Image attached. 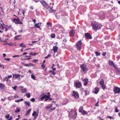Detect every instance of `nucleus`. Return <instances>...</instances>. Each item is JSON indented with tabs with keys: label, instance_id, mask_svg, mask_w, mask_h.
Listing matches in <instances>:
<instances>
[{
	"label": "nucleus",
	"instance_id": "f257e3e1",
	"mask_svg": "<svg viewBox=\"0 0 120 120\" xmlns=\"http://www.w3.org/2000/svg\"><path fill=\"white\" fill-rule=\"evenodd\" d=\"M92 22L91 24V25L93 26V29L94 30H98L100 29L102 25L99 24V23H94Z\"/></svg>",
	"mask_w": 120,
	"mask_h": 120
},
{
	"label": "nucleus",
	"instance_id": "f03ea898",
	"mask_svg": "<svg viewBox=\"0 0 120 120\" xmlns=\"http://www.w3.org/2000/svg\"><path fill=\"white\" fill-rule=\"evenodd\" d=\"M70 114L69 116L73 117H72V118L75 119L76 117L77 113L75 111H71L70 113Z\"/></svg>",
	"mask_w": 120,
	"mask_h": 120
},
{
	"label": "nucleus",
	"instance_id": "7ed1b4c3",
	"mask_svg": "<svg viewBox=\"0 0 120 120\" xmlns=\"http://www.w3.org/2000/svg\"><path fill=\"white\" fill-rule=\"evenodd\" d=\"M73 93L72 96L74 98L76 99L79 98V94L77 92L73 91Z\"/></svg>",
	"mask_w": 120,
	"mask_h": 120
},
{
	"label": "nucleus",
	"instance_id": "20e7f679",
	"mask_svg": "<svg viewBox=\"0 0 120 120\" xmlns=\"http://www.w3.org/2000/svg\"><path fill=\"white\" fill-rule=\"evenodd\" d=\"M80 67L83 71H87L88 70L86 65L85 64H83L81 65Z\"/></svg>",
	"mask_w": 120,
	"mask_h": 120
},
{
	"label": "nucleus",
	"instance_id": "39448f33",
	"mask_svg": "<svg viewBox=\"0 0 120 120\" xmlns=\"http://www.w3.org/2000/svg\"><path fill=\"white\" fill-rule=\"evenodd\" d=\"M82 44L81 41L80 40L78 41L76 45L77 49L79 50H80L81 49Z\"/></svg>",
	"mask_w": 120,
	"mask_h": 120
},
{
	"label": "nucleus",
	"instance_id": "423d86ee",
	"mask_svg": "<svg viewBox=\"0 0 120 120\" xmlns=\"http://www.w3.org/2000/svg\"><path fill=\"white\" fill-rule=\"evenodd\" d=\"M102 88L104 90L106 88V86L104 84L103 80L101 79L99 82Z\"/></svg>",
	"mask_w": 120,
	"mask_h": 120
},
{
	"label": "nucleus",
	"instance_id": "0eeeda50",
	"mask_svg": "<svg viewBox=\"0 0 120 120\" xmlns=\"http://www.w3.org/2000/svg\"><path fill=\"white\" fill-rule=\"evenodd\" d=\"M114 91L115 93H119L120 92V88L117 86H114Z\"/></svg>",
	"mask_w": 120,
	"mask_h": 120
},
{
	"label": "nucleus",
	"instance_id": "6e6552de",
	"mask_svg": "<svg viewBox=\"0 0 120 120\" xmlns=\"http://www.w3.org/2000/svg\"><path fill=\"white\" fill-rule=\"evenodd\" d=\"M75 86L76 88H78L81 87L82 84L80 82H79L76 83L75 84Z\"/></svg>",
	"mask_w": 120,
	"mask_h": 120
},
{
	"label": "nucleus",
	"instance_id": "1a4fd4ad",
	"mask_svg": "<svg viewBox=\"0 0 120 120\" xmlns=\"http://www.w3.org/2000/svg\"><path fill=\"white\" fill-rule=\"evenodd\" d=\"M85 36V38L88 39H91L92 38L91 36L88 33H86Z\"/></svg>",
	"mask_w": 120,
	"mask_h": 120
},
{
	"label": "nucleus",
	"instance_id": "9d476101",
	"mask_svg": "<svg viewBox=\"0 0 120 120\" xmlns=\"http://www.w3.org/2000/svg\"><path fill=\"white\" fill-rule=\"evenodd\" d=\"M75 31L74 30H71L70 31V35L72 37H74L75 36Z\"/></svg>",
	"mask_w": 120,
	"mask_h": 120
},
{
	"label": "nucleus",
	"instance_id": "9b49d317",
	"mask_svg": "<svg viewBox=\"0 0 120 120\" xmlns=\"http://www.w3.org/2000/svg\"><path fill=\"white\" fill-rule=\"evenodd\" d=\"M13 21L16 24H19V21H20L18 18L17 19H13Z\"/></svg>",
	"mask_w": 120,
	"mask_h": 120
},
{
	"label": "nucleus",
	"instance_id": "f8f14e48",
	"mask_svg": "<svg viewBox=\"0 0 120 120\" xmlns=\"http://www.w3.org/2000/svg\"><path fill=\"white\" fill-rule=\"evenodd\" d=\"M58 47L57 46H54L53 48V50L55 52L57 51L58 50Z\"/></svg>",
	"mask_w": 120,
	"mask_h": 120
},
{
	"label": "nucleus",
	"instance_id": "ddd939ff",
	"mask_svg": "<svg viewBox=\"0 0 120 120\" xmlns=\"http://www.w3.org/2000/svg\"><path fill=\"white\" fill-rule=\"evenodd\" d=\"M5 86L4 84L0 83V89H4Z\"/></svg>",
	"mask_w": 120,
	"mask_h": 120
},
{
	"label": "nucleus",
	"instance_id": "4468645a",
	"mask_svg": "<svg viewBox=\"0 0 120 120\" xmlns=\"http://www.w3.org/2000/svg\"><path fill=\"white\" fill-rule=\"evenodd\" d=\"M13 78L15 77L16 79H17L20 76V75L19 74H13Z\"/></svg>",
	"mask_w": 120,
	"mask_h": 120
},
{
	"label": "nucleus",
	"instance_id": "2eb2a0df",
	"mask_svg": "<svg viewBox=\"0 0 120 120\" xmlns=\"http://www.w3.org/2000/svg\"><path fill=\"white\" fill-rule=\"evenodd\" d=\"M30 101H26L24 103L25 104H26L28 106H30Z\"/></svg>",
	"mask_w": 120,
	"mask_h": 120
},
{
	"label": "nucleus",
	"instance_id": "dca6fc26",
	"mask_svg": "<svg viewBox=\"0 0 120 120\" xmlns=\"http://www.w3.org/2000/svg\"><path fill=\"white\" fill-rule=\"evenodd\" d=\"M99 89L98 87H97L95 88V93L97 94L99 92Z\"/></svg>",
	"mask_w": 120,
	"mask_h": 120
},
{
	"label": "nucleus",
	"instance_id": "f3484780",
	"mask_svg": "<svg viewBox=\"0 0 120 120\" xmlns=\"http://www.w3.org/2000/svg\"><path fill=\"white\" fill-rule=\"evenodd\" d=\"M27 89L26 88H24L21 90V91L22 93H24L27 92Z\"/></svg>",
	"mask_w": 120,
	"mask_h": 120
},
{
	"label": "nucleus",
	"instance_id": "a211bd4d",
	"mask_svg": "<svg viewBox=\"0 0 120 120\" xmlns=\"http://www.w3.org/2000/svg\"><path fill=\"white\" fill-rule=\"evenodd\" d=\"M31 110V109H29V110L26 111V113L25 114L26 116H27L29 114Z\"/></svg>",
	"mask_w": 120,
	"mask_h": 120
},
{
	"label": "nucleus",
	"instance_id": "6ab92c4d",
	"mask_svg": "<svg viewBox=\"0 0 120 120\" xmlns=\"http://www.w3.org/2000/svg\"><path fill=\"white\" fill-rule=\"evenodd\" d=\"M81 113H82V114L87 115L88 114V113L87 112L84 111V110H83V111Z\"/></svg>",
	"mask_w": 120,
	"mask_h": 120
},
{
	"label": "nucleus",
	"instance_id": "aec40b11",
	"mask_svg": "<svg viewBox=\"0 0 120 120\" xmlns=\"http://www.w3.org/2000/svg\"><path fill=\"white\" fill-rule=\"evenodd\" d=\"M83 107H80L79 109V111L80 112H82L83 111Z\"/></svg>",
	"mask_w": 120,
	"mask_h": 120
},
{
	"label": "nucleus",
	"instance_id": "412c9836",
	"mask_svg": "<svg viewBox=\"0 0 120 120\" xmlns=\"http://www.w3.org/2000/svg\"><path fill=\"white\" fill-rule=\"evenodd\" d=\"M16 110L15 111V113H18L20 111V109L18 108L17 107H16Z\"/></svg>",
	"mask_w": 120,
	"mask_h": 120
},
{
	"label": "nucleus",
	"instance_id": "4be33fe9",
	"mask_svg": "<svg viewBox=\"0 0 120 120\" xmlns=\"http://www.w3.org/2000/svg\"><path fill=\"white\" fill-rule=\"evenodd\" d=\"M46 96H45V101H46L49 98V96H48L47 95H45Z\"/></svg>",
	"mask_w": 120,
	"mask_h": 120
},
{
	"label": "nucleus",
	"instance_id": "5701e85b",
	"mask_svg": "<svg viewBox=\"0 0 120 120\" xmlns=\"http://www.w3.org/2000/svg\"><path fill=\"white\" fill-rule=\"evenodd\" d=\"M109 64L111 66H112V65L113 66L114 65L113 64V62L112 61H109Z\"/></svg>",
	"mask_w": 120,
	"mask_h": 120
},
{
	"label": "nucleus",
	"instance_id": "b1692460",
	"mask_svg": "<svg viewBox=\"0 0 120 120\" xmlns=\"http://www.w3.org/2000/svg\"><path fill=\"white\" fill-rule=\"evenodd\" d=\"M45 95H44L43 96L40 97V100L41 101H42L43 100L44 98H45V96H46Z\"/></svg>",
	"mask_w": 120,
	"mask_h": 120
},
{
	"label": "nucleus",
	"instance_id": "393cba45",
	"mask_svg": "<svg viewBox=\"0 0 120 120\" xmlns=\"http://www.w3.org/2000/svg\"><path fill=\"white\" fill-rule=\"evenodd\" d=\"M31 78L34 80H35V77L34 75L32 74L31 75Z\"/></svg>",
	"mask_w": 120,
	"mask_h": 120
},
{
	"label": "nucleus",
	"instance_id": "a878e982",
	"mask_svg": "<svg viewBox=\"0 0 120 120\" xmlns=\"http://www.w3.org/2000/svg\"><path fill=\"white\" fill-rule=\"evenodd\" d=\"M38 24H38V23L34 25V26H35V27H36V28H40V27L38 25Z\"/></svg>",
	"mask_w": 120,
	"mask_h": 120
},
{
	"label": "nucleus",
	"instance_id": "bb28decb",
	"mask_svg": "<svg viewBox=\"0 0 120 120\" xmlns=\"http://www.w3.org/2000/svg\"><path fill=\"white\" fill-rule=\"evenodd\" d=\"M38 114L34 116V117L33 118V120H35L36 118H37L38 115Z\"/></svg>",
	"mask_w": 120,
	"mask_h": 120
},
{
	"label": "nucleus",
	"instance_id": "cd10ccee",
	"mask_svg": "<svg viewBox=\"0 0 120 120\" xmlns=\"http://www.w3.org/2000/svg\"><path fill=\"white\" fill-rule=\"evenodd\" d=\"M23 99L22 98L20 99H19L17 100H15V102H19L20 101H23Z\"/></svg>",
	"mask_w": 120,
	"mask_h": 120
},
{
	"label": "nucleus",
	"instance_id": "c85d7f7f",
	"mask_svg": "<svg viewBox=\"0 0 120 120\" xmlns=\"http://www.w3.org/2000/svg\"><path fill=\"white\" fill-rule=\"evenodd\" d=\"M26 96L28 98H29L30 97V93H27L26 94Z\"/></svg>",
	"mask_w": 120,
	"mask_h": 120
},
{
	"label": "nucleus",
	"instance_id": "c756f323",
	"mask_svg": "<svg viewBox=\"0 0 120 120\" xmlns=\"http://www.w3.org/2000/svg\"><path fill=\"white\" fill-rule=\"evenodd\" d=\"M49 72L51 73L53 75H55L56 74L55 72L52 71H49Z\"/></svg>",
	"mask_w": 120,
	"mask_h": 120
},
{
	"label": "nucleus",
	"instance_id": "7c9ffc66",
	"mask_svg": "<svg viewBox=\"0 0 120 120\" xmlns=\"http://www.w3.org/2000/svg\"><path fill=\"white\" fill-rule=\"evenodd\" d=\"M118 108L116 107L115 110V112H119V110L117 109Z\"/></svg>",
	"mask_w": 120,
	"mask_h": 120
},
{
	"label": "nucleus",
	"instance_id": "2f4dec72",
	"mask_svg": "<svg viewBox=\"0 0 120 120\" xmlns=\"http://www.w3.org/2000/svg\"><path fill=\"white\" fill-rule=\"evenodd\" d=\"M51 36L52 38H53L55 37V35L53 33L51 34Z\"/></svg>",
	"mask_w": 120,
	"mask_h": 120
},
{
	"label": "nucleus",
	"instance_id": "473e14b6",
	"mask_svg": "<svg viewBox=\"0 0 120 120\" xmlns=\"http://www.w3.org/2000/svg\"><path fill=\"white\" fill-rule=\"evenodd\" d=\"M52 105H49L46 107V109H49L50 108H51L52 107Z\"/></svg>",
	"mask_w": 120,
	"mask_h": 120
},
{
	"label": "nucleus",
	"instance_id": "72a5a7b5",
	"mask_svg": "<svg viewBox=\"0 0 120 120\" xmlns=\"http://www.w3.org/2000/svg\"><path fill=\"white\" fill-rule=\"evenodd\" d=\"M95 53L96 56L99 55L100 54L97 52H95Z\"/></svg>",
	"mask_w": 120,
	"mask_h": 120
},
{
	"label": "nucleus",
	"instance_id": "f704fd0d",
	"mask_svg": "<svg viewBox=\"0 0 120 120\" xmlns=\"http://www.w3.org/2000/svg\"><path fill=\"white\" fill-rule=\"evenodd\" d=\"M36 112L35 111H34L33 113L32 114V115L33 116H34L35 115H36Z\"/></svg>",
	"mask_w": 120,
	"mask_h": 120
},
{
	"label": "nucleus",
	"instance_id": "c9c22d12",
	"mask_svg": "<svg viewBox=\"0 0 120 120\" xmlns=\"http://www.w3.org/2000/svg\"><path fill=\"white\" fill-rule=\"evenodd\" d=\"M9 116H10L8 114L7 115H5V117L6 118L8 119L9 118Z\"/></svg>",
	"mask_w": 120,
	"mask_h": 120
},
{
	"label": "nucleus",
	"instance_id": "e433bc0d",
	"mask_svg": "<svg viewBox=\"0 0 120 120\" xmlns=\"http://www.w3.org/2000/svg\"><path fill=\"white\" fill-rule=\"evenodd\" d=\"M88 80V79L86 78V79H84L83 80V81L84 82H87Z\"/></svg>",
	"mask_w": 120,
	"mask_h": 120
},
{
	"label": "nucleus",
	"instance_id": "4c0bfd02",
	"mask_svg": "<svg viewBox=\"0 0 120 120\" xmlns=\"http://www.w3.org/2000/svg\"><path fill=\"white\" fill-rule=\"evenodd\" d=\"M29 54L30 55H31L33 56H34L35 55L37 54V53H34L33 54L32 52H31Z\"/></svg>",
	"mask_w": 120,
	"mask_h": 120
},
{
	"label": "nucleus",
	"instance_id": "58836bf2",
	"mask_svg": "<svg viewBox=\"0 0 120 120\" xmlns=\"http://www.w3.org/2000/svg\"><path fill=\"white\" fill-rule=\"evenodd\" d=\"M21 37V36L20 35H18L15 37V39H18V38H17V37Z\"/></svg>",
	"mask_w": 120,
	"mask_h": 120
},
{
	"label": "nucleus",
	"instance_id": "ea45409f",
	"mask_svg": "<svg viewBox=\"0 0 120 120\" xmlns=\"http://www.w3.org/2000/svg\"><path fill=\"white\" fill-rule=\"evenodd\" d=\"M41 67H42V68L43 69H44L45 68V65H44V64H42L41 65Z\"/></svg>",
	"mask_w": 120,
	"mask_h": 120
},
{
	"label": "nucleus",
	"instance_id": "a19ab883",
	"mask_svg": "<svg viewBox=\"0 0 120 120\" xmlns=\"http://www.w3.org/2000/svg\"><path fill=\"white\" fill-rule=\"evenodd\" d=\"M30 101L32 102H34L35 101V99L34 98H32L30 100Z\"/></svg>",
	"mask_w": 120,
	"mask_h": 120
},
{
	"label": "nucleus",
	"instance_id": "79ce46f5",
	"mask_svg": "<svg viewBox=\"0 0 120 120\" xmlns=\"http://www.w3.org/2000/svg\"><path fill=\"white\" fill-rule=\"evenodd\" d=\"M3 42L4 43V44L3 45H6L7 44V41L6 40L4 41Z\"/></svg>",
	"mask_w": 120,
	"mask_h": 120
},
{
	"label": "nucleus",
	"instance_id": "37998d69",
	"mask_svg": "<svg viewBox=\"0 0 120 120\" xmlns=\"http://www.w3.org/2000/svg\"><path fill=\"white\" fill-rule=\"evenodd\" d=\"M17 88V86H15L14 87H12V88L15 90H16V88Z\"/></svg>",
	"mask_w": 120,
	"mask_h": 120
},
{
	"label": "nucleus",
	"instance_id": "c03bdc74",
	"mask_svg": "<svg viewBox=\"0 0 120 120\" xmlns=\"http://www.w3.org/2000/svg\"><path fill=\"white\" fill-rule=\"evenodd\" d=\"M3 25H4V24H3ZM3 24H1V26L2 27V30H3L5 28L4 27H3Z\"/></svg>",
	"mask_w": 120,
	"mask_h": 120
},
{
	"label": "nucleus",
	"instance_id": "a18cd8bd",
	"mask_svg": "<svg viewBox=\"0 0 120 120\" xmlns=\"http://www.w3.org/2000/svg\"><path fill=\"white\" fill-rule=\"evenodd\" d=\"M14 97L15 98H19V97L18 96H17V95L15 94L14 95Z\"/></svg>",
	"mask_w": 120,
	"mask_h": 120
},
{
	"label": "nucleus",
	"instance_id": "49530a36",
	"mask_svg": "<svg viewBox=\"0 0 120 120\" xmlns=\"http://www.w3.org/2000/svg\"><path fill=\"white\" fill-rule=\"evenodd\" d=\"M47 25H50V26H52V24L51 23H50L49 22H47Z\"/></svg>",
	"mask_w": 120,
	"mask_h": 120
},
{
	"label": "nucleus",
	"instance_id": "de8ad7c7",
	"mask_svg": "<svg viewBox=\"0 0 120 120\" xmlns=\"http://www.w3.org/2000/svg\"><path fill=\"white\" fill-rule=\"evenodd\" d=\"M19 55H14L12 56L13 57H19Z\"/></svg>",
	"mask_w": 120,
	"mask_h": 120
},
{
	"label": "nucleus",
	"instance_id": "09e8293b",
	"mask_svg": "<svg viewBox=\"0 0 120 120\" xmlns=\"http://www.w3.org/2000/svg\"><path fill=\"white\" fill-rule=\"evenodd\" d=\"M87 83L88 82H84V85L86 86L87 85Z\"/></svg>",
	"mask_w": 120,
	"mask_h": 120
},
{
	"label": "nucleus",
	"instance_id": "8fccbe9b",
	"mask_svg": "<svg viewBox=\"0 0 120 120\" xmlns=\"http://www.w3.org/2000/svg\"><path fill=\"white\" fill-rule=\"evenodd\" d=\"M38 59H37V60L34 59V60H33V62H34V63H35L36 62V61H38Z\"/></svg>",
	"mask_w": 120,
	"mask_h": 120
},
{
	"label": "nucleus",
	"instance_id": "3c124183",
	"mask_svg": "<svg viewBox=\"0 0 120 120\" xmlns=\"http://www.w3.org/2000/svg\"><path fill=\"white\" fill-rule=\"evenodd\" d=\"M85 93L86 95H87L89 94V92H87V90H85Z\"/></svg>",
	"mask_w": 120,
	"mask_h": 120
},
{
	"label": "nucleus",
	"instance_id": "603ef678",
	"mask_svg": "<svg viewBox=\"0 0 120 120\" xmlns=\"http://www.w3.org/2000/svg\"><path fill=\"white\" fill-rule=\"evenodd\" d=\"M106 52H103L102 53V55L105 56L106 55Z\"/></svg>",
	"mask_w": 120,
	"mask_h": 120
},
{
	"label": "nucleus",
	"instance_id": "864d4df0",
	"mask_svg": "<svg viewBox=\"0 0 120 120\" xmlns=\"http://www.w3.org/2000/svg\"><path fill=\"white\" fill-rule=\"evenodd\" d=\"M4 59L5 60H6L8 61H9V60H10V58H5Z\"/></svg>",
	"mask_w": 120,
	"mask_h": 120
},
{
	"label": "nucleus",
	"instance_id": "5fc2aeb1",
	"mask_svg": "<svg viewBox=\"0 0 120 120\" xmlns=\"http://www.w3.org/2000/svg\"><path fill=\"white\" fill-rule=\"evenodd\" d=\"M31 58L30 57H29L28 58H27L25 59L24 60H29V59H31Z\"/></svg>",
	"mask_w": 120,
	"mask_h": 120
},
{
	"label": "nucleus",
	"instance_id": "6e6d98bb",
	"mask_svg": "<svg viewBox=\"0 0 120 120\" xmlns=\"http://www.w3.org/2000/svg\"><path fill=\"white\" fill-rule=\"evenodd\" d=\"M24 64V66H29V64Z\"/></svg>",
	"mask_w": 120,
	"mask_h": 120
},
{
	"label": "nucleus",
	"instance_id": "4d7b16f0",
	"mask_svg": "<svg viewBox=\"0 0 120 120\" xmlns=\"http://www.w3.org/2000/svg\"><path fill=\"white\" fill-rule=\"evenodd\" d=\"M12 76L11 75H9L8 76V78H11L12 77Z\"/></svg>",
	"mask_w": 120,
	"mask_h": 120
},
{
	"label": "nucleus",
	"instance_id": "13d9d810",
	"mask_svg": "<svg viewBox=\"0 0 120 120\" xmlns=\"http://www.w3.org/2000/svg\"><path fill=\"white\" fill-rule=\"evenodd\" d=\"M1 99L2 101H4L6 99L5 98H2Z\"/></svg>",
	"mask_w": 120,
	"mask_h": 120
},
{
	"label": "nucleus",
	"instance_id": "bf43d9fd",
	"mask_svg": "<svg viewBox=\"0 0 120 120\" xmlns=\"http://www.w3.org/2000/svg\"><path fill=\"white\" fill-rule=\"evenodd\" d=\"M29 66H33V64H32L31 63H30L29 64Z\"/></svg>",
	"mask_w": 120,
	"mask_h": 120
},
{
	"label": "nucleus",
	"instance_id": "052dcab7",
	"mask_svg": "<svg viewBox=\"0 0 120 120\" xmlns=\"http://www.w3.org/2000/svg\"><path fill=\"white\" fill-rule=\"evenodd\" d=\"M24 13H25V11L24 10H22V13L23 15L24 16Z\"/></svg>",
	"mask_w": 120,
	"mask_h": 120
},
{
	"label": "nucleus",
	"instance_id": "680f3d73",
	"mask_svg": "<svg viewBox=\"0 0 120 120\" xmlns=\"http://www.w3.org/2000/svg\"><path fill=\"white\" fill-rule=\"evenodd\" d=\"M30 9L31 10H33L34 9V7L33 6H31L30 7Z\"/></svg>",
	"mask_w": 120,
	"mask_h": 120
},
{
	"label": "nucleus",
	"instance_id": "e2e57ef3",
	"mask_svg": "<svg viewBox=\"0 0 120 120\" xmlns=\"http://www.w3.org/2000/svg\"><path fill=\"white\" fill-rule=\"evenodd\" d=\"M5 80H6V81H7V82H8V78H7V77H6L5 78Z\"/></svg>",
	"mask_w": 120,
	"mask_h": 120
},
{
	"label": "nucleus",
	"instance_id": "0e129e2a",
	"mask_svg": "<svg viewBox=\"0 0 120 120\" xmlns=\"http://www.w3.org/2000/svg\"><path fill=\"white\" fill-rule=\"evenodd\" d=\"M23 43H21L20 45V46L21 47H23V46H22V45H23Z\"/></svg>",
	"mask_w": 120,
	"mask_h": 120
},
{
	"label": "nucleus",
	"instance_id": "69168bd1",
	"mask_svg": "<svg viewBox=\"0 0 120 120\" xmlns=\"http://www.w3.org/2000/svg\"><path fill=\"white\" fill-rule=\"evenodd\" d=\"M98 101L97 102V103H96V104L95 105V106H98Z\"/></svg>",
	"mask_w": 120,
	"mask_h": 120
},
{
	"label": "nucleus",
	"instance_id": "338daca9",
	"mask_svg": "<svg viewBox=\"0 0 120 120\" xmlns=\"http://www.w3.org/2000/svg\"><path fill=\"white\" fill-rule=\"evenodd\" d=\"M32 21L34 22V23H35V22H36V20L35 19H32Z\"/></svg>",
	"mask_w": 120,
	"mask_h": 120
},
{
	"label": "nucleus",
	"instance_id": "774afa93",
	"mask_svg": "<svg viewBox=\"0 0 120 120\" xmlns=\"http://www.w3.org/2000/svg\"><path fill=\"white\" fill-rule=\"evenodd\" d=\"M63 41L65 42H66L67 41V40L66 39H64V40H63Z\"/></svg>",
	"mask_w": 120,
	"mask_h": 120
}]
</instances>
